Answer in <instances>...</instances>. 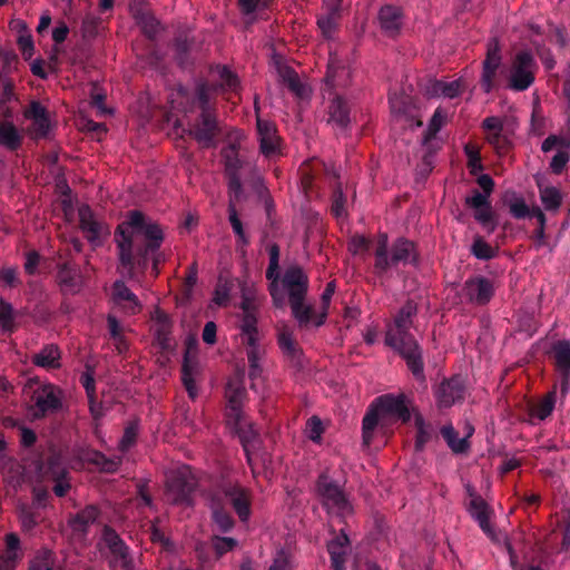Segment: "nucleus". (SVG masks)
Segmentation results:
<instances>
[{
	"instance_id": "nucleus-42",
	"label": "nucleus",
	"mask_w": 570,
	"mask_h": 570,
	"mask_svg": "<svg viewBox=\"0 0 570 570\" xmlns=\"http://www.w3.org/2000/svg\"><path fill=\"white\" fill-rule=\"evenodd\" d=\"M21 558L19 537L13 532L6 534V550L0 554V560L16 566Z\"/></svg>"
},
{
	"instance_id": "nucleus-3",
	"label": "nucleus",
	"mask_w": 570,
	"mask_h": 570,
	"mask_svg": "<svg viewBox=\"0 0 570 570\" xmlns=\"http://www.w3.org/2000/svg\"><path fill=\"white\" fill-rule=\"evenodd\" d=\"M391 255H389V243L387 235L381 234L377 239L376 248L374 252V274L382 277L392 267L399 264H412L419 263L417 254L415 250V244L404 237L397 238L391 246Z\"/></svg>"
},
{
	"instance_id": "nucleus-8",
	"label": "nucleus",
	"mask_w": 570,
	"mask_h": 570,
	"mask_svg": "<svg viewBox=\"0 0 570 570\" xmlns=\"http://www.w3.org/2000/svg\"><path fill=\"white\" fill-rule=\"evenodd\" d=\"M33 401L29 409L31 417L42 420L62 410V391L51 383L43 384L35 391Z\"/></svg>"
},
{
	"instance_id": "nucleus-53",
	"label": "nucleus",
	"mask_w": 570,
	"mask_h": 570,
	"mask_svg": "<svg viewBox=\"0 0 570 570\" xmlns=\"http://www.w3.org/2000/svg\"><path fill=\"white\" fill-rule=\"evenodd\" d=\"M540 199L547 210L559 209L562 200L559 189L553 186L540 188Z\"/></svg>"
},
{
	"instance_id": "nucleus-18",
	"label": "nucleus",
	"mask_w": 570,
	"mask_h": 570,
	"mask_svg": "<svg viewBox=\"0 0 570 570\" xmlns=\"http://www.w3.org/2000/svg\"><path fill=\"white\" fill-rule=\"evenodd\" d=\"M465 205L474 209V219L479 222L491 234L497 228L495 215L487 195L473 189L472 195L465 198Z\"/></svg>"
},
{
	"instance_id": "nucleus-4",
	"label": "nucleus",
	"mask_w": 570,
	"mask_h": 570,
	"mask_svg": "<svg viewBox=\"0 0 570 570\" xmlns=\"http://www.w3.org/2000/svg\"><path fill=\"white\" fill-rule=\"evenodd\" d=\"M315 487L321 504L328 514L341 520L353 514L354 508L343 487L327 472H322L318 475Z\"/></svg>"
},
{
	"instance_id": "nucleus-37",
	"label": "nucleus",
	"mask_w": 570,
	"mask_h": 570,
	"mask_svg": "<svg viewBox=\"0 0 570 570\" xmlns=\"http://www.w3.org/2000/svg\"><path fill=\"white\" fill-rule=\"evenodd\" d=\"M472 431L473 430H471L465 438H459L455 429L449 424L441 428V435L453 453L462 454L465 453L470 448L468 439L471 436Z\"/></svg>"
},
{
	"instance_id": "nucleus-19",
	"label": "nucleus",
	"mask_w": 570,
	"mask_h": 570,
	"mask_svg": "<svg viewBox=\"0 0 570 570\" xmlns=\"http://www.w3.org/2000/svg\"><path fill=\"white\" fill-rule=\"evenodd\" d=\"M225 396L227 399V422H232V420H238V416L244 414L242 411V404L246 396V390L242 375H237L228 380L225 389Z\"/></svg>"
},
{
	"instance_id": "nucleus-2",
	"label": "nucleus",
	"mask_w": 570,
	"mask_h": 570,
	"mask_svg": "<svg viewBox=\"0 0 570 570\" xmlns=\"http://www.w3.org/2000/svg\"><path fill=\"white\" fill-rule=\"evenodd\" d=\"M282 284L287 291L292 315L298 327L302 330L308 328L314 313V307L305 304L309 286L308 275L299 265H291L283 274Z\"/></svg>"
},
{
	"instance_id": "nucleus-58",
	"label": "nucleus",
	"mask_w": 570,
	"mask_h": 570,
	"mask_svg": "<svg viewBox=\"0 0 570 570\" xmlns=\"http://www.w3.org/2000/svg\"><path fill=\"white\" fill-rule=\"evenodd\" d=\"M266 278L268 281H271L269 294L274 301V304L276 306H281L282 297L279 296V291H278V285H277V282L279 278L278 267H273L272 264H268V267L266 269Z\"/></svg>"
},
{
	"instance_id": "nucleus-45",
	"label": "nucleus",
	"mask_w": 570,
	"mask_h": 570,
	"mask_svg": "<svg viewBox=\"0 0 570 570\" xmlns=\"http://www.w3.org/2000/svg\"><path fill=\"white\" fill-rule=\"evenodd\" d=\"M234 287L233 281L219 276L217 284L214 289L213 302L220 307H225L229 304L230 292Z\"/></svg>"
},
{
	"instance_id": "nucleus-48",
	"label": "nucleus",
	"mask_w": 570,
	"mask_h": 570,
	"mask_svg": "<svg viewBox=\"0 0 570 570\" xmlns=\"http://www.w3.org/2000/svg\"><path fill=\"white\" fill-rule=\"evenodd\" d=\"M501 65H494L490 62L482 63V76L480 85L485 94H490L497 86V75Z\"/></svg>"
},
{
	"instance_id": "nucleus-51",
	"label": "nucleus",
	"mask_w": 570,
	"mask_h": 570,
	"mask_svg": "<svg viewBox=\"0 0 570 570\" xmlns=\"http://www.w3.org/2000/svg\"><path fill=\"white\" fill-rule=\"evenodd\" d=\"M556 404V390L549 392L539 403L532 406L531 415L539 419H547L553 411Z\"/></svg>"
},
{
	"instance_id": "nucleus-35",
	"label": "nucleus",
	"mask_w": 570,
	"mask_h": 570,
	"mask_svg": "<svg viewBox=\"0 0 570 570\" xmlns=\"http://www.w3.org/2000/svg\"><path fill=\"white\" fill-rule=\"evenodd\" d=\"M83 460L97 466L99 471L104 473L117 472L122 462L120 456L107 458L102 452L97 450L87 451L83 454Z\"/></svg>"
},
{
	"instance_id": "nucleus-38",
	"label": "nucleus",
	"mask_w": 570,
	"mask_h": 570,
	"mask_svg": "<svg viewBox=\"0 0 570 570\" xmlns=\"http://www.w3.org/2000/svg\"><path fill=\"white\" fill-rule=\"evenodd\" d=\"M414 425L416 429L415 450L422 451L426 443H429L434 434L432 424L426 423L421 413H414Z\"/></svg>"
},
{
	"instance_id": "nucleus-64",
	"label": "nucleus",
	"mask_w": 570,
	"mask_h": 570,
	"mask_svg": "<svg viewBox=\"0 0 570 570\" xmlns=\"http://www.w3.org/2000/svg\"><path fill=\"white\" fill-rule=\"evenodd\" d=\"M79 381L87 395H91L96 392L95 368L91 365H86V371L81 373Z\"/></svg>"
},
{
	"instance_id": "nucleus-52",
	"label": "nucleus",
	"mask_w": 570,
	"mask_h": 570,
	"mask_svg": "<svg viewBox=\"0 0 570 570\" xmlns=\"http://www.w3.org/2000/svg\"><path fill=\"white\" fill-rule=\"evenodd\" d=\"M16 312L13 306L4 301L0 299V324L4 333H12L16 330L14 324Z\"/></svg>"
},
{
	"instance_id": "nucleus-29",
	"label": "nucleus",
	"mask_w": 570,
	"mask_h": 570,
	"mask_svg": "<svg viewBox=\"0 0 570 570\" xmlns=\"http://www.w3.org/2000/svg\"><path fill=\"white\" fill-rule=\"evenodd\" d=\"M385 345L395 351L401 357L413 354L422 347L412 334L394 335L385 333Z\"/></svg>"
},
{
	"instance_id": "nucleus-5",
	"label": "nucleus",
	"mask_w": 570,
	"mask_h": 570,
	"mask_svg": "<svg viewBox=\"0 0 570 570\" xmlns=\"http://www.w3.org/2000/svg\"><path fill=\"white\" fill-rule=\"evenodd\" d=\"M101 540L108 549V566L110 570H134L135 562L129 546L110 525H105Z\"/></svg>"
},
{
	"instance_id": "nucleus-49",
	"label": "nucleus",
	"mask_w": 570,
	"mask_h": 570,
	"mask_svg": "<svg viewBox=\"0 0 570 570\" xmlns=\"http://www.w3.org/2000/svg\"><path fill=\"white\" fill-rule=\"evenodd\" d=\"M282 78L289 91L296 97L304 98L307 95L306 86L301 81L297 72L292 68L284 70Z\"/></svg>"
},
{
	"instance_id": "nucleus-43",
	"label": "nucleus",
	"mask_w": 570,
	"mask_h": 570,
	"mask_svg": "<svg viewBox=\"0 0 570 570\" xmlns=\"http://www.w3.org/2000/svg\"><path fill=\"white\" fill-rule=\"evenodd\" d=\"M335 292V284L334 282H330L326 284V287L321 296V302H322V312L316 314V312L314 311L313 313V320L311 322V325L315 326V327H321L322 325L325 324L326 322V318H327V313H328V307H330V303H331V299H332V296Z\"/></svg>"
},
{
	"instance_id": "nucleus-40",
	"label": "nucleus",
	"mask_w": 570,
	"mask_h": 570,
	"mask_svg": "<svg viewBox=\"0 0 570 570\" xmlns=\"http://www.w3.org/2000/svg\"><path fill=\"white\" fill-rule=\"evenodd\" d=\"M29 570H61L57 557L51 550L39 551L30 561Z\"/></svg>"
},
{
	"instance_id": "nucleus-55",
	"label": "nucleus",
	"mask_w": 570,
	"mask_h": 570,
	"mask_svg": "<svg viewBox=\"0 0 570 570\" xmlns=\"http://www.w3.org/2000/svg\"><path fill=\"white\" fill-rule=\"evenodd\" d=\"M228 218H229V223L232 225L233 232L238 237V240L242 242L244 245L248 244V238L246 237V234L244 232L242 220L239 219L236 207H235L234 203H232V202H229V205H228Z\"/></svg>"
},
{
	"instance_id": "nucleus-21",
	"label": "nucleus",
	"mask_w": 570,
	"mask_h": 570,
	"mask_svg": "<svg viewBox=\"0 0 570 570\" xmlns=\"http://www.w3.org/2000/svg\"><path fill=\"white\" fill-rule=\"evenodd\" d=\"M233 429L234 433L238 436L244 452L256 451L261 446V435L253 424L249 423L244 414L238 416V420L227 422Z\"/></svg>"
},
{
	"instance_id": "nucleus-33",
	"label": "nucleus",
	"mask_w": 570,
	"mask_h": 570,
	"mask_svg": "<svg viewBox=\"0 0 570 570\" xmlns=\"http://www.w3.org/2000/svg\"><path fill=\"white\" fill-rule=\"evenodd\" d=\"M468 512L470 513L471 518L476 521L479 527L484 533L491 532V524H490V515H491V508L485 502V500L481 498H474L471 499L468 504Z\"/></svg>"
},
{
	"instance_id": "nucleus-10",
	"label": "nucleus",
	"mask_w": 570,
	"mask_h": 570,
	"mask_svg": "<svg viewBox=\"0 0 570 570\" xmlns=\"http://www.w3.org/2000/svg\"><path fill=\"white\" fill-rule=\"evenodd\" d=\"M188 134L202 148L216 147L220 134L215 112H200L190 124Z\"/></svg>"
},
{
	"instance_id": "nucleus-63",
	"label": "nucleus",
	"mask_w": 570,
	"mask_h": 570,
	"mask_svg": "<svg viewBox=\"0 0 570 570\" xmlns=\"http://www.w3.org/2000/svg\"><path fill=\"white\" fill-rule=\"evenodd\" d=\"M20 522L23 531H32L38 524V515L28 507L20 509Z\"/></svg>"
},
{
	"instance_id": "nucleus-36",
	"label": "nucleus",
	"mask_w": 570,
	"mask_h": 570,
	"mask_svg": "<svg viewBox=\"0 0 570 570\" xmlns=\"http://www.w3.org/2000/svg\"><path fill=\"white\" fill-rule=\"evenodd\" d=\"M23 142V135L12 121H0V146L10 150H18Z\"/></svg>"
},
{
	"instance_id": "nucleus-60",
	"label": "nucleus",
	"mask_w": 570,
	"mask_h": 570,
	"mask_svg": "<svg viewBox=\"0 0 570 570\" xmlns=\"http://www.w3.org/2000/svg\"><path fill=\"white\" fill-rule=\"evenodd\" d=\"M195 104L200 112H215L209 101V90L205 83L197 86L195 94Z\"/></svg>"
},
{
	"instance_id": "nucleus-1",
	"label": "nucleus",
	"mask_w": 570,
	"mask_h": 570,
	"mask_svg": "<svg viewBox=\"0 0 570 570\" xmlns=\"http://www.w3.org/2000/svg\"><path fill=\"white\" fill-rule=\"evenodd\" d=\"M118 250L119 267L122 276L135 281L138 274H145L149 261L154 267L165 261L160 252L164 232L158 223L140 210H129L114 233Z\"/></svg>"
},
{
	"instance_id": "nucleus-30",
	"label": "nucleus",
	"mask_w": 570,
	"mask_h": 570,
	"mask_svg": "<svg viewBox=\"0 0 570 570\" xmlns=\"http://www.w3.org/2000/svg\"><path fill=\"white\" fill-rule=\"evenodd\" d=\"M37 471L41 478L47 480H57L67 478L69 472L62 463L60 455L53 453L46 460L40 461Z\"/></svg>"
},
{
	"instance_id": "nucleus-15",
	"label": "nucleus",
	"mask_w": 570,
	"mask_h": 570,
	"mask_svg": "<svg viewBox=\"0 0 570 570\" xmlns=\"http://www.w3.org/2000/svg\"><path fill=\"white\" fill-rule=\"evenodd\" d=\"M56 281L62 295H76L83 287L82 273L72 261L57 263Z\"/></svg>"
},
{
	"instance_id": "nucleus-20",
	"label": "nucleus",
	"mask_w": 570,
	"mask_h": 570,
	"mask_svg": "<svg viewBox=\"0 0 570 570\" xmlns=\"http://www.w3.org/2000/svg\"><path fill=\"white\" fill-rule=\"evenodd\" d=\"M111 298L114 304L127 315L138 314L142 305L137 295L126 285L122 279H116L111 286Z\"/></svg>"
},
{
	"instance_id": "nucleus-61",
	"label": "nucleus",
	"mask_w": 570,
	"mask_h": 570,
	"mask_svg": "<svg viewBox=\"0 0 570 570\" xmlns=\"http://www.w3.org/2000/svg\"><path fill=\"white\" fill-rule=\"evenodd\" d=\"M569 160H570L569 149L566 148L563 150H558V153L552 157L551 163H550L551 171L556 175H560L564 170Z\"/></svg>"
},
{
	"instance_id": "nucleus-32",
	"label": "nucleus",
	"mask_w": 570,
	"mask_h": 570,
	"mask_svg": "<svg viewBox=\"0 0 570 570\" xmlns=\"http://www.w3.org/2000/svg\"><path fill=\"white\" fill-rule=\"evenodd\" d=\"M198 371V362L196 357L191 356L188 351L184 354L181 365V381L188 393V396L194 401L198 395V389L195 382V374Z\"/></svg>"
},
{
	"instance_id": "nucleus-54",
	"label": "nucleus",
	"mask_w": 570,
	"mask_h": 570,
	"mask_svg": "<svg viewBox=\"0 0 570 570\" xmlns=\"http://www.w3.org/2000/svg\"><path fill=\"white\" fill-rule=\"evenodd\" d=\"M157 321L159 323L158 328L156 330V337L159 345L163 348L169 347V334H170V321L167 314L159 312L157 316Z\"/></svg>"
},
{
	"instance_id": "nucleus-50",
	"label": "nucleus",
	"mask_w": 570,
	"mask_h": 570,
	"mask_svg": "<svg viewBox=\"0 0 570 570\" xmlns=\"http://www.w3.org/2000/svg\"><path fill=\"white\" fill-rule=\"evenodd\" d=\"M444 121L445 115L443 114L441 108H436L430 119L426 130L423 134L424 146H429V144L435 138L436 134L441 130Z\"/></svg>"
},
{
	"instance_id": "nucleus-59",
	"label": "nucleus",
	"mask_w": 570,
	"mask_h": 570,
	"mask_svg": "<svg viewBox=\"0 0 570 570\" xmlns=\"http://www.w3.org/2000/svg\"><path fill=\"white\" fill-rule=\"evenodd\" d=\"M464 153L468 157V167L470 169V173L472 175H476V173L483 169L479 149L474 146L466 145L464 147Z\"/></svg>"
},
{
	"instance_id": "nucleus-31",
	"label": "nucleus",
	"mask_w": 570,
	"mask_h": 570,
	"mask_svg": "<svg viewBox=\"0 0 570 570\" xmlns=\"http://www.w3.org/2000/svg\"><path fill=\"white\" fill-rule=\"evenodd\" d=\"M209 508L212 510L213 521L220 531L228 532L233 529L235 522L230 513L226 510L220 493L210 497Z\"/></svg>"
},
{
	"instance_id": "nucleus-13",
	"label": "nucleus",
	"mask_w": 570,
	"mask_h": 570,
	"mask_svg": "<svg viewBox=\"0 0 570 570\" xmlns=\"http://www.w3.org/2000/svg\"><path fill=\"white\" fill-rule=\"evenodd\" d=\"M220 493L227 499L242 522L248 521L252 514V492L239 483H224Z\"/></svg>"
},
{
	"instance_id": "nucleus-12",
	"label": "nucleus",
	"mask_w": 570,
	"mask_h": 570,
	"mask_svg": "<svg viewBox=\"0 0 570 570\" xmlns=\"http://www.w3.org/2000/svg\"><path fill=\"white\" fill-rule=\"evenodd\" d=\"M465 379L460 374H455L441 381L434 391V397L439 409H449L456 403H462L465 399Z\"/></svg>"
},
{
	"instance_id": "nucleus-57",
	"label": "nucleus",
	"mask_w": 570,
	"mask_h": 570,
	"mask_svg": "<svg viewBox=\"0 0 570 570\" xmlns=\"http://www.w3.org/2000/svg\"><path fill=\"white\" fill-rule=\"evenodd\" d=\"M531 217H534L538 220V224H537L538 228L534 230V239H535V246L541 247L546 243L544 229H546L547 218H546L544 213L539 207H534L532 209Z\"/></svg>"
},
{
	"instance_id": "nucleus-16",
	"label": "nucleus",
	"mask_w": 570,
	"mask_h": 570,
	"mask_svg": "<svg viewBox=\"0 0 570 570\" xmlns=\"http://www.w3.org/2000/svg\"><path fill=\"white\" fill-rule=\"evenodd\" d=\"M482 128L488 132L487 141L502 156L512 148V132L504 128L503 121L495 116L487 117L482 121Z\"/></svg>"
},
{
	"instance_id": "nucleus-14",
	"label": "nucleus",
	"mask_w": 570,
	"mask_h": 570,
	"mask_svg": "<svg viewBox=\"0 0 570 570\" xmlns=\"http://www.w3.org/2000/svg\"><path fill=\"white\" fill-rule=\"evenodd\" d=\"M255 112L259 151L267 158L273 157L279 151L281 141L276 125L269 120L261 118L257 100H255Z\"/></svg>"
},
{
	"instance_id": "nucleus-28",
	"label": "nucleus",
	"mask_w": 570,
	"mask_h": 570,
	"mask_svg": "<svg viewBox=\"0 0 570 570\" xmlns=\"http://www.w3.org/2000/svg\"><path fill=\"white\" fill-rule=\"evenodd\" d=\"M79 227L90 244H100L102 225L96 220L94 213L89 207H82L79 209Z\"/></svg>"
},
{
	"instance_id": "nucleus-22",
	"label": "nucleus",
	"mask_w": 570,
	"mask_h": 570,
	"mask_svg": "<svg viewBox=\"0 0 570 570\" xmlns=\"http://www.w3.org/2000/svg\"><path fill=\"white\" fill-rule=\"evenodd\" d=\"M377 18L382 31L389 37H396L403 27L404 12L401 7L384 4L380 9Z\"/></svg>"
},
{
	"instance_id": "nucleus-24",
	"label": "nucleus",
	"mask_w": 570,
	"mask_h": 570,
	"mask_svg": "<svg viewBox=\"0 0 570 570\" xmlns=\"http://www.w3.org/2000/svg\"><path fill=\"white\" fill-rule=\"evenodd\" d=\"M328 124L341 131H346L351 125V108L342 96H335L328 105Z\"/></svg>"
},
{
	"instance_id": "nucleus-47",
	"label": "nucleus",
	"mask_w": 570,
	"mask_h": 570,
	"mask_svg": "<svg viewBox=\"0 0 570 570\" xmlns=\"http://www.w3.org/2000/svg\"><path fill=\"white\" fill-rule=\"evenodd\" d=\"M341 13L338 12V4H332L328 8L327 14L318 18L317 26L322 30L324 37L330 38L337 26V20Z\"/></svg>"
},
{
	"instance_id": "nucleus-9",
	"label": "nucleus",
	"mask_w": 570,
	"mask_h": 570,
	"mask_svg": "<svg viewBox=\"0 0 570 570\" xmlns=\"http://www.w3.org/2000/svg\"><path fill=\"white\" fill-rule=\"evenodd\" d=\"M196 489L194 478L185 470L171 472L166 480L167 500L175 505L190 507L194 503L193 493Z\"/></svg>"
},
{
	"instance_id": "nucleus-11",
	"label": "nucleus",
	"mask_w": 570,
	"mask_h": 570,
	"mask_svg": "<svg viewBox=\"0 0 570 570\" xmlns=\"http://www.w3.org/2000/svg\"><path fill=\"white\" fill-rule=\"evenodd\" d=\"M461 292L468 303L485 306L495 295V284L483 275H473L465 279Z\"/></svg>"
},
{
	"instance_id": "nucleus-17",
	"label": "nucleus",
	"mask_w": 570,
	"mask_h": 570,
	"mask_svg": "<svg viewBox=\"0 0 570 570\" xmlns=\"http://www.w3.org/2000/svg\"><path fill=\"white\" fill-rule=\"evenodd\" d=\"M550 356L560 375V392L564 396L570 390V341L559 340L551 346Z\"/></svg>"
},
{
	"instance_id": "nucleus-26",
	"label": "nucleus",
	"mask_w": 570,
	"mask_h": 570,
	"mask_svg": "<svg viewBox=\"0 0 570 570\" xmlns=\"http://www.w3.org/2000/svg\"><path fill=\"white\" fill-rule=\"evenodd\" d=\"M350 538L344 530H341L340 534L328 542L327 551L334 570H345L346 556L350 551Z\"/></svg>"
},
{
	"instance_id": "nucleus-56",
	"label": "nucleus",
	"mask_w": 570,
	"mask_h": 570,
	"mask_svg": "<svg viewBox=\"0 0 570 570\" xmlns=\"http://www.w3.org/2000/svg\"><path fill=\"white\" fill-rule=\"evenodd\" d=\"M509 212L515 219H524L532 216V209L529 208L522 197H514L508 203Z\"/></svg>"
},
{
	"instance_id": "nucleus-62",
	"label": "nucleus",
	"mask_w": 570,
	"mask_h": 570,
	"mask_svg": "<svg viewBox=\"0 0 570 570\" xmlns=\"http://www.w3.org/2000/svg\"><path fill=\"white\" fill-rule=\"evenodd\" d=\"M345 203H346V198L343 194V190L340 186H337L333 191L332 207H331L332 214L335 217H341L345 214Z\"/></svg>"
},
{
	"instance_id": "nucleus-34",
	"label": "nucleus",
	"mask_w": 570,
	"mask_h": 570,
	"mask_svg": "<svg viewBox=\"0 0 570 570\" xmlns=\"http://www.w3.org/2000/svg\"><path fill=\"white\" fill-rule=\"evenodd\" d=\"M60 358L61 352L58 345L47 344L38 353L32 355L31 361L36 366L46 370H56L61 366Z\"/></svg>"
},
{
	"instance_id": "nucleus-39",
	"label": "nucleus",
	"mask_w": 570,
	"mask_h": 570,
	"mask_svg": "<svg viewBox=\"0 0 570 570\" xmlns=\"http://www.w3.org/2000/svg\"><path fill=\"white\" fill-rule=\"evenodd\" d=\"M222 157L225 165V174L234 175L239 174L243 167V163L239 159L238 147L236 144H229L227 147L222 149Z\"/></svg>"
},
{
	"instance_id": "nucleus-27",
	"label": "nucleus",
	"mask_w": 570,
	"mask_h": 570,
	"mask_svg": "<svg viewBox=\"0 0 570 570\" xmlns=\"http://www.w3.org/2000/svg\"><path fill=\"white\" fill-rule=\"evenodd\" d=\"M99 515V509L94 504H89L70 517L68 524L75 533L86 535L89 527L98 520Z\"/></svg>"
},
{
	"instance_id": "nucleus-44",
	"label": "nucleus",
	"mask_w": 570,
	"mask_h": 570,
	"mask_svg": "<svg viewBox=\"0 0 570 570\" xmlns=\"http://www.w3.org/2000/svg\"><path fill=\"white\" fill-rule=\"evenodd\" d=\"M402 358L405 361L406 366H407L409 371L412 373V375L414 376V379L419 383L424 384L426 382V376L424 373L423 351L420 350V351H417L413 354H409Z\"/></svg>"
},
{
	"instance_id": "nucleus-41",
	"label": "nucleus",
	"mask_w": 570,
	"mask_h": 570,
	"mask_svg": "<svg viewBox=\"0 0 570 570\" xmlns=\"http://www.w3.org/2000/svg\"><path fill=\"white\" fill-rule=\"evenodd\" d=\"M470 253L480 261H490L497 257L499 253L498 247L491 246L480 235L474 236L473 243L470 247Z\"/></svg>"
},
{
	"instance_id": "nucleus-25",
	"label": "nucleus",
	"mask_w": 570,
	"mask_h": 570,
	"mask_svg": "<svg viewBox=\"0 0 570 570\" xmlns=\"http://www.w3.org/2000/svg\"><path fill=\"white\" fill-rule=\"evenodd\" d=\"M416 314L417 304L412 299H407L394 316L393 325L389 326L386 333L394 335L411 334L410 328L413 326V318Z\"/></svg>"
},
{
	"instance_id": "nucleus-6",
	"label": "nucleus",
	"mask_w": 570,
	"mask_h": 570,
	"mask_svg": "<svg viewBox=\"0 0 570 570\" xmlns=\"http://www.w3.org/2000/svg\"><path fill=\"white\" fill-rule=\"evenodd\" d=\"M537 62L529 50L515 53L508 79V88L514 91H524L532 86L535 79Z\"/></svg>"
},
{
	"instance_id": "nucleus-23",
	"label": "nucleus",
	"mask_w": 570,
	"mask_h": 570,
	"mask_svg": "<svg viewBox=\"0 0 570 570\" xmlns=\"http://www.w3.org/2000/svg\"><path fill=\"white\" fill-rule=\"evenodd\" d=\"M278 346L292 366L299 370L304 367V353L294 338L293 332L284 327L278 333Z\"/></svg>"
},
{
	"instance_id": "nucleus-46",
	"label": "nucleus",
	"mask_w": 570,
	"mask_h": 570,
	"mask_svg": "<svg viewBox=\"0 0 570 570\" xmlns=\"http://www.w3.org/2000/svg\"><path fill=\"white\" fill-rule=\"evenodd\" d=\"M381 419V413L373 409V403L370 406L368 412L365 414L362 421V436L363 442L368 445L373 438V432L376 429L379 421Z\"/></svg>"
},
{
	"instance_id": "nucleus-7",
	"label": "nucleus",
	"mask_w": 570,
	"mask_h": 570,
	"mask_svg": "<svg viewBox=\"0 0 570 570\" xmlns=\"http://www.w3.org/2000/svg\"><path fill=\"white\" fill-rule=\"evenodd\" d=\"M373 409L381 413L382 421L391 420L406 424L411 420L413 406L405 394L387 393L373 401Z\"/></svg>"
}]
</instances>
